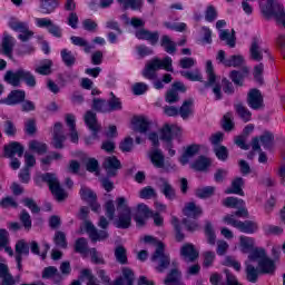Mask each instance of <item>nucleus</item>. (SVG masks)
<instances>
[{
	"instance_id": "nucleus-1",
	"label": "nucleus",
	"mask_w": 285,
	"mask_h": 285,
	"mask_svg": "<svg viewBox=\"0 0 285 285\" xmlns=\"http://www.w3.org/2000/svg\"><path fill=\"white\" fill-rule=\"evenodd\" d=\"M144 242L146 244H154L156 250L151 256V262L156 264V271L158 273H164L168 266H170V256L164 253V243L153 238V236H145Z\"/></svg>"
},
{
	"instance_id": "nucleus-2",
	"label": "nucleus",
	"mask_w": 285,
	"mask_h": 285,
	"mask_svg": "<svg viewBox=\"0 0 285 285\" xmlns=\"http://www.w3.org/2000/svg\"><path fill=\"white\" fill-rule=\"evenodd\" d=\"M161 68L167 70V72H173V58L166 57L163 60H159V58L150 60L142 71V77L153 80L157 77V70H161Z\"/></svg>"
},
{
	"instance_id": "nucleus-3",
	"label": "nucleus",
	"mask_w": 285,
	"mask_h": 285,
	"mask_svg": "<svg viewBox=\"0 0 285 285\" xmlns=\"http://www.w3.org/2000/svg\"><path fill=\"white\" fill-rule=\"evenodd\" d=\"M117 210L119 212L118 219L115 222L117 228H130L132 223V210L128 207V202L124 197L116 199Z\"/></svg>"
},
{
	"instance_id": "nucleus-4",
	"label": "nucleus",
	"mask_w": 285,
	"mask_h": 285,
	"mask_svg": "<svg viewBox=\"0 0 285 285\" xmlns=\"http://www.w3.org/2000/svg\"><path fill=\"white\" fill-rule=\"evenodd\" d=\"M249 261L258 264L259 273H275V263L266 256V250L264 249H256L253 254H249Z\"/></svg>"
},
{
	"instance_id": "nucleus-5",
	"label": "nucleus",
	"mask_w": 285,
	"mask_h": 285,
	"mask_svg": "<svg viewBox=\"0 0 285 285\" xmlns=\"http://www.w3.org/2000/svg\"><path fill=\"white\" fill-rule=\"evenodd\" d=\"M42 180L48 184L49 189L58 202H63V199L68 197V194L66 193V190H63V188H61L59 179L55 174L48 173L42 175Z\"/></svg>"
},
{
	"instance_id": "nucleus-6",
	"label": "nucleus",
	"mask_w": 285,
	"mask_h": 285,
	"mask_svg": "<svg viewBox=\"0 0 285 285\" xmlns=\"http://www.w3.org/2000/svg\"><path fill=\"white\" fill-rule=\"evenodd\" d=\"M206 73H207V82H205L206 88L213 87V92L215 95V99H222V86L217 81V76L215 75V69L213 68V61L207 60L206 62Z\"/></svg>"
},
{
	"instance_id": "nucleus-7",
	"label": "nucleus",
	"mask_w": 285,
	"mask_h": 285,
	"mask_svg": "<svg viewBox=\"0 0 285 285\" xmlns=\"http://www.w3.org/2000/svg\"><path fill=\"white\" fill-rule=\"evenodd\" d=\"M159 137L165 144H170L175 137H181V128L177 125H164L160 129Z\"/></svg>"
},
{
	"instance_id": "nucleus-8",
	"label": "nucleus",
	"mask_w": 285,
	"mask_h": 285,
	"mask_svg": "<svg viewBox=\"0 0 285 285\" xmlns=\"http://www.w3.org/2000/svg\"><path fill=\"white\" fill-rule=\"evenodd\" d=\"M238 248L240 253H249V255H253V253H255L256 250H264V248L255 246V238L245 235L239 236Z\"/></svg>"
},
{
	"instance_id": "nucleus-9",
	"label": "nucleus",
	"mask_w": 285,
	"mask_h": 285,
	"mask_svg": "<svg viewBox=\"0 0 285 285\" xmlns=\"http://www.w3.org/2000/svg\"><path fill=\"white\" fill-rule=\"evenodd\" d=\"M264 52H268V49L262 47V39L253 38L249 48L250 59H253V61H262V59H264Z\"/></svg>"
},
{
	"instance_id": "nucleus-10",
	"label": "nucleus",
	"mask_w": 285,
	"mask_h": 285,
	"mask_svg": "<svg viewBox=\"0 0 285 285\" xmlns=\"http://www.w3.org/2000/svg\"><path fill=\"white\" fill-rule=\"evenodd\" d=\"M102 166L108 177H115V175H117V170H120L121 168V161H119L115 156H108L105 158Z\"/></svg>"
},
{
	"instance_id": "nucleus-11",
	"label": "nucleus",
	"mask_w": 285,
	"mask_h": 285,
	"mask_svg": "<svg viewBox=\"0 0 285 285\" xmlns=\"http://www.w3.org/2000/svg\"><path fill=\"white\" fill-rule=\"evenodd\" d=\"M247 104L253 110L264 108V98L262 97V92H259L257 89H252L248 92Z\"/></svg>"
},
{
	"instance_id": "nucleus-12",
	"label": "nucleus",
	"mask_w": 285,
	"mask_h": 285,
	"mask_svg": "<svg viewBox=\"0 0 285 285\" xmlns=\"http://www.w3.org/2000/svg\"><path fill=\"white\" fill-rule=\"evenodd\" d=\"M85 228L87 233H89V237L92 242H104V239H108V232H98L95 225L90 222H85Z\"/></svg>"
},
{
	"instance_id": "nucleus-13",
	"label": "nucleus",
	"mask_w": 285,
	"mask_h": 285,
	"mask_svg": "<svg viewBox=\"0 0 285 285\" xmlns=\"http://www.w3.org/2000/svg\"><path fill=\"white\" fill-rule=\"evenodd\" d=\"M26 99V91L23 90H13L11 91L7 98L0 100V104H6L7 106H17V104H21Z\"/></svg>"
},
{
	"instance_id": "nucleus-14",
	"label": "nucleus",
	"mask_w": 285,
	"mask_h": 285,
	"mask_svg": "<svg viewBox=\"0 0 285 285\" xmlns=\"http://www.w3.org/2000/svg\"><path fill=\"white\" fill-rule=\"evenodd\" d=\"M150 215H153V212L146 204L137 205L135 214V222L137 226H144V224H146V217H150Z\"/></svg>"
},
{
	"instance_id": "nucleus-15",
	"label": "nucleus",
	"mask_w": 285,
	"mask_h": 285,
	"mask_svg": "<svg viewBox=\"0 0 285 285\" xmlns=\"http://www.w3.org/2000/svg\"><path fill=\"white\" fill-rule=\"evenodd\" d=\"M180 256L183 257L184 262H195V259L199 257V252L195 249V245L185 244L180 248Z\"/></svg>"
},
{
	"instance_id": "nucleus-16",
	"label": "nucleus",
	"mask_w": 285,
	"mask_h": 285,
	"mask_svg": "<svg viewBox=\"0 0 285 285\" xmlns=\"http://www.w3.org/2000/svg\"><path fill=\"white\" fill-rule=\"evenodd\" d=\"M83 119L89 130L94 131V139H97V132H99L101 128V126H99V122H97V114L92 111H87Z\"/></svg>"
},
{
	"instance_id": "nucleus-17",
	"label": "nucleus",
	"mask_w": 285,
	"mask_h": 285,
	"mask_svg": "<svg viewBox=\"0 0 285 285\" xmlns=\"http://www.w3.org/2000/svg\"><path fill=\"white\" fill-rule=\"evenodd\" d=\"M66 141V136L63 135V125L57 122L53 127V141L55 148H63V142Z\"/></svg>"
},
{
	"instance_id": "nucleus-18",
	"label": "nucleus",
	"mask_w": 285,
	"mask_h": 285,
	"mask_svg": "<svg viewBox=\"0 0 285 285\" xmlns=\"http://www.w3.org/2000/svg\"><path fill=\"white\" fill-rule=\"evenodd\" d=\"M14 155H18V157H23V146H21V144L17 141L10 142L8 146H4V157L12 159Z\"/></svg>"
},
{
	"instance_id": "nucleus-19",
	"label": "nucleus",
	"mask_w": 285,
	"mask_h": 285,
	"mask_svg": "<svg viewBox=\"0 0 285 285\" xmlns=\"http://www.w3.org/2000/svg\"><path fill=\"white\" fill-rule=\"evenodd\" d=\"M135 282V274L132 273V269L128 267L122 268V277L116 279L112 284L108 285H132Z\"/></svg>"
},
{
	"instance_id": "nucleus-20",
	"label": "nucleus",
	"mask_w": 285,
	"mask_h": 285,
	"mask_svg": "<svg viewBox=\"0 0 285 285\" xmlns=\"http://www.w3.org/2000/svg\"><path fill=\"white\" fill-rule=\"evenodd\" d=\"M23 75V69H18L16 71H7L4 75V81L10 83V86L19 87L21 86V79Z\"/></svg>"
},
{
	"instance_id": "nucleus-21",
	"label": "nucleus",
	"mask_w": 285,
	"mask_h": 285,
	"mask_svg": "<svg viewBox=\"0 0 285 285\" xmlns=\"http://www.w3.org/2000/svg\"><path fill=\"white\" fill-rule=\"evenodd\" d=\"M183 213L186 217H191L193 219H197L204 213L202 207L195 204L194 202L187 203L183 209Z\"/></svg>"
},
{
	"instance_id": "nucleus-22",
	"label": "nucleus",
	"mask_w": 285,
	"mask_h": 285,
	"mask_svg": "<svg viewBox=\"0 0 285 285\" xmlns=\"http://www.w3.org/2000/svg\"><path fill=\"white\" fill-rule=\"evenodd\" d=\"M199 153V145H190L185 148L183 155L179 158L181 166H186L190 161L191 157H195Z\"/></svg>"
},
{
	"instance_id": "nucleus-23",
	"label": "nucleus",
	"mask_w": 285,
	"mask_h": 285,
	"mask_svg": "<svg viewBox=\"0 0 285 285\" xmlns=\"http://www.w3.org/2000/svg\"><path fill=\"white\" fill-rule=\"evenodd\" d=\"M255 261H250V255H248V259L246 262V275L247 281L255 284L257 282V277H259V268H255Z\"/></svg>"
},
{
	"instance_id": "nucleus-24",
	"label": "nucleus",
	"mask_w": 285,
	"mask_h": 285,
	"mask_svg": "<svg viewBox=\"0 0 285 285\" xmlns=\"http://www.w3.org/2000/svg\"><path fill=\"white\" fill-rule=\"evenodd\" d=\"M76 121L77 119L75 118V115L68 114L66 116V124L70 129V139L72 144H77L79 141V134L77 132V129H76V126H77Z\"/></svg>"
},
{
	"instance_id": "nucleus-25",
	"label": "nucleus",
	"mask_w": 285,
	"mask_h": 285,
	"mask_svg": "<svg viewBox=\"0 0 285 285\" xmlns=\"http://www.w3.org/2000/svg\"><path fill=\"white\" fill-rule=\"evenodd\" d=\"M14 48V38L8 33H4L2 39L1 52L7 57H12V49Z\"/></svg>"
},
{
	"instance_id": "nucleus-26",
	"label": "nucleus",
	"mask_w": 285,
	"mask_h": 285,
	"mask_svg": "<svg viewBox=\"0 0 285 285\" xmlns=\"http://www.w3.org/2000/svg\"><path fill=\"white\" fill-rule=\"evenodd\" d=\"M132 130L136 132H146L148 130L149 122L142 116L134 117L131 120Z\"/></svg>"
},
{
	"instance_id": "nucleus-27",
	"label": "nucleus",
	"mask_w": 285,
	"mask_h": 285,
	"mask_svg": "<svg viewBox=\"0 0 285 285\" xmlns=\"http://www.w3.org/2000/svg\"><path fill=\"white\" fill-rule=\"evenodd\" d=\"M137 39H145L146 41H150L153 46L159 41V33L157 32H150L146 29H140L136 31Z\"/></svg>"
},
{
	"instance_id": "nucleus-28",
	"label": "nucleus",
	"mask_w": 285,
	"mask_h": 285,
	"mask_svg": "<svg viewBox=\"0 0 285 285\" xmlns=\"http://www.w3.org/2000/svg\"><path fill=\"white\" fill-rule=\"evenodd\" d=\"M3 249L8 255H13L12 247H10V234L6 229H0V250Z\"/></svg>"
},
{
	"instance_id": "nucleus-29",
	"label": "nucleus",
	"mask_w": 285,
	"mask_h": 285,
	"mask_svg": "<svg viewBox=\"0 0 285 285\" xmlns=\"http://www.w3.org/2000/svg\"><path fill=\"white\" fill-rule=\"evenodd\" d=\"M258 225L254 220H245L240 222L238 225L237 230H240V233H246L247 235H253V233H257Z\"/></svg>"
},
{
	"instance_id": "nucleus-30",
	"label": "nucleus",
	"mask_w": 285,
	"mask_h": 285,
	"mask_svg": "<svg viewBox=\"0 0 285 285\" xmlns=\"http://www.w3.org/2000/svg\"><path fill=\"white\" fill-rule=\"evenodd\" d=\"M43 279H53V282L59 283L61 282V274H59V271L55 266H49L43 269L42 273Z\"/></svg>"
},
{
	"instance_id": "nucleus-31",
	"label": "nucleus",
	"mask_w": 285,
	"mask_h": 285,
	"mask_svg": "<svg viewBox=\"0 0 285 285\" xmlns=\"http://www.w3.org/2000/svg\"><path fill=\"white\" fill-rule=\"evenodd\" d=\"M244 186V179L243 178H236L232 183V188H227L225 190L226 195H240L244 197V190H242V187Z\"/></svg>"
},
{
	"instance_id": "nucleus-32",
	"label": "nucleus",
	"mask_w": 285,
	"mask_h": 285,
	"mask_svg": "<svg viewBox=\"0 0 285 285\" xmlns=\"http://www.w3.org/2000/svg\"><path fill=\"white\" fill-rule=\"evenodd\" d=\"M149 159L155 168H164V154L159 149L149 153Z\"/></svg>"
},
{
	"instance_id": "nucleus-33",
	"label": "nucleus",
	"mask_w": 285,
	"mask_h": 285,
	"mask_svg": "<svg viewBox=\"0 0 285 285\" xmlns=\"http://www.w3.org/2000/svg\"><path fill=\"white\" fill-rule=\"evenodd\" d=\"M205 237L209 246H215L217 244V235L215 234V228L210 222L205 224Z\"/></svg>"
},
{
	"instance_id": "nucleus-34",
	"label": "nucleus",
	"mask_w": 285,
	"mask_h": 285,
	"mask_svg": "<svg viewBox=\"0 0 285 285\" xmlns=\"http://www.w3.org/2000/svg\"><path fill=\"white\" fill-rule=\"evenodd\" d=\"M158 185L167 199H175V189L168 184V180L160 178Z\"/></svg>"
},
{
	"instance_id": "nucleus-35",
	"label": "nucleus",
	"mask_w": 285,
	"mask_h": 285,
	"mask_svg": "<svg viewBox=\"0 0 285 285\" xmlns=\"http://www.w3.org/2000/svg\"><path fill=\"white\" fill-rule=\"evenodd\" d=\"M210 164L212 161L209 160V158L200 156L191 164V168L194 170L204 171L210 168Z\"/></svg>"
},
{
	"instance_id": "nucleus-36",
	"label": "nucleus",
	"mask_w": 285,
	"mask_h": 285,
	"mask_svg": "<svg viewBox=\"0 0 285 285\" xmlns=\"http://www.w3.org/2000/svg\"><path fill=\"white\" fill-rule=\"evenodd\" d=\"M59 7V0H40V8L43 14H50L55 12Z\"/></svg>"
},
{
	"instance_id": "nucleus-37",
	"label": "nucleus",
	"mask_w": 285,
	"mask_h": 285,
	"mask_svg": "<svg viewBox=\"0 0 285 285\" xmlns=\"http://www.w3.org/2000/svg\"><path fill=\"white\" fill-rule=\"evenodd\" d=\"M193 99H187L183 102L178 109V115H180L181 119H188L193 115Z\"/></svg>"
},
{
	"instance_id": "nucleus-38",
	"label": "nucleus",
	"mask_w": 285,
	"mask_h": 285,
	"mask_svg": "<svg viewBox=\"0 0 285 285\" xmlns=\"http://www.w3.org/2000/svg\"><path fill=\"white\" fill-rule=\"evenodd\" d=\"M219 39L220 41H226V45L229 46V48H235V30H220Z\"/></svg>"
},
{
	"instance_id": "nucleus-39",
	"label": "nucleus",
	"mask_w": 285,
	"mask_h": 285,
	"mask_svg": "<svg viewBox=\"0 0 285 285\" xmlns=\"http://www.w3.org/2000/svg\"><path fill=\"white\" fill-rule=\"evenodd\" d=\"M166 285H185L181 283V272L179 269H173L165 279Z\"/></svg>"
},
{
	"instance_id": "nucleus-40",
	"label": "nucleus",
	"mask_w": 285,
	"mask_h": 285,
	"mask_svg": "<svg viewBox=\"0 0 285 285\" xmlns=\"http://www.w3.org/2000/svg\"><path fill=\"white\" fill-rule=\"evenodd\" d=\"M114 255L118 264H128V254L126 247L121 245L116 246Z\"/></svg>"
},
{
	"instance_id": "nucleus-41",
	"label": "nucleus",
	"mask_w": 285,
	"mask_h": 285,
	"mask_svg": "<svg viewBox=\"0 0 285 285\" xmlns=\"http://www.w3.org/2000/svg\"><path fill=\"white\" fill-rule=\"evenodd\" d=\"M246 75H248V68H244L242 71L233 70L229 77L236 86H242L244 83V77H246Z\"/></svg>"
},
{
	"instance_id": "nucleus-42",
	"label": "nucleus",
	"mask_w": 285,
	"mask_h": 285,
	"mask_svg": "<svg viewBox=\"0 0 285 285\" xmlns=\"http://www.w3.org/2000/svg\"><path fill=\"white\" fill-rule=\"evenodd\" d=\"M161 46L165 49V51L168 52V55H175L177 51V43L170 39L168 36H163L161 38Z\"/></svg>"
},
{
	"instance_id": "nucleus-43",
	"label": "nucleus",
	"mask_w": 285,
	"mask_h": 285,
	"mask_svg": "<svg viewBox=\"0 0 285 285\" xmlns=\"http://www.w3.org/2000/svg\"><path fill=\"white\" fill-rule=\"evenodd\" d=\"M29 150H32V153H37L38 155H43L48 151V146L41 141L31 140L29 141Z\"/></svg>"
},
{
	"instance_id": "nucleus-44",
	"label": "nucleus",
	"mask_w": 285,
	"mask_h": 285,
	"mask_svg": "<svg viewBox=\"0 0 285 285\" xmlns=\"http://www.w3.org/2000/svg\"><path fill=\"white\" fill-rule=\"evenodd\" d=\"M244 66V56H230L226 61H225V67L226 68H242Z\"/></svg>"
},
{
	"instance_id": "nucleus-45",
	"label": "nucleus",
	"mask_w": 285,
	"mask_h": 285,
	"mask_svg": "<svg viewBox=\"0 0 285 285\" xmlns=\"http://www.w3.org/2000/svg\"><path fill=\"white\" fill-rule=\"evenodd\" d=\"M223 206H226V208H244L245 203L236 197H227L223 200Z\"/></svg>"
},
{
	"instance_id": "nucleus-46",
	"label": "nucleus",
	"mask_w": 285,
	"mask_h": 285,
	"mask_svg": "<svg viewBox=\"0 0 285 285\" xmlns=\"http://www.w3.org/2000/svg\"><path fill=\"white\" fill-rule=\"evenodd\" d=\"M76 253H79L83 257H87L90 249H88V240L86 238H78L75 244Z\"/></svg>"
},
{
	"instance_id": "nucleus-47",
	"label": "nucleus",
	"mask_w": 285,
	"mask_h": 285,
	"mask_svg": "<svg viewBox=\"0 0 285 285\" xmlns=\"http://www.w3.org/2000/svg\"><path fill=\"white\" fill-rule=\"evenodd\" d=\"M235 110L238 117L243 119V121L245 122L250 121V117L253 116V114H250V110H248V108H246L244 105L242 104L235 105Z\"/></svg>"
},
{
	"instance_id": "nucleus-48",
	"label": "nucleus",
	"mask_w": 285,
	"mask_h": 285,
	"mask_svg": "<svg viewBox=\"0 0 285 285\" xmlns=\"http://www.w3.org/2000/svg\"><path fill=\"white\" fill-rule=\"evenodd\" d=\"M71 42L73 43V46H80V47L85 48V52H87V53L95 50V46L89 45L88 41H86V39H83L81 37L72 36Z\"/></svg>"
},
{
	"instance_id": "nucleus-49",
	"label": "nucleus",
	"mask_w": 285,
	"mask_h": 285,
	"mask_svg": "<svg viewBox=\"0 0 285 285\" xmlns=\"http://www.w3.org/2000/svg\"><path fill=\"white\" fill-rule=\"evenodd\" d=\"M80 197L85 202H88V204H92V202H97V194H95V191H92V189L88 187H81Z\"/></svg>"
},
{
	"instance_id": "nucleus-50",
	"label": "nucleus",
	"mask_w": 285,
	"mask_h": 285,
	"mask_svg": "<svg viewBox=\"0 0 285 285\" xmlns=\"http://www.w3.org/2000/svg\"><path fill=\"white\" fill-rule=\"evenodd\" d=\"M53 242L58 248H68V240L66 239V233L56 232Z\"/></svg>"
},
{
	"instance_id": "nucleus-51",
	"label": "nucleus",
	"mask_w": 285,
	"mask_h": 285,
	"mask_svg": "<svg viewBox=\"0 0 285 285\" xmlns=\"http://www.w3.org/2000/svg\"><path fill=\"white\" fill-rule=\"evenodd\" d=\"M213 195H215V187L213 186L202 187L196 190V196L200 199L213 197Z\"/></svg>"
},
{
	"instance_id": "nucleus-52",
	"label": "nucleus",
	"mask_w": 285,
	"mask_h": 285,
	"mask_svg": "<svg viewBox=\"0 0 285 285\" xmlns=\"http://www.w3.org/2000/svg\"><path fill=\"white\" fill-rule=\"evenodd\" d=\"M22 81H24L29 88H35V86H37V78H35L32 72L26 69H22Z\"/></svg>"
},
{
	"instance_id": "nucleus-53",
	"label": "nucleus",
	"mask_w": 285,
	"mask_h": 285,
	"mask_svg": "<svg viewBox=\"0 0 285 285\" xmlns=\"http://www.w3.org/2000/svg\"><path fill=\"white\" fill-rule=\"evenodd\" d=\"M52 60H45L42 65L35 68V71L38 75H50L52 72Z\"/></svg>"
},
{
	"instance_id": "nucleus-54",
	"label": "nucleus",
	"mask_w": 285,
	"mask_h": 285,
	"mask_svg": "<svg viewBox=\"0 0 285 285\" xmlns=\"http://www.w3.org/2000/svg\"><path fill=\"white\" fill-rule=\"evenodd\" d=\"M122 8L128 9L131 8V10H139L141 8V0H117Z\"/></svg>"
},
{
	"instance_id": "nucleus-55",
	"label": "nucleus",
	"mask_w": 285,
	"mask_h": 285,
	"mask_svg": "<svg viewBox=\"0 0 285 285\" xmlns=\"http://www.w3.org/2000/svg\"><path fill=\"white\" fill-rule=\"evenodd\" d=\"M9 27L11 28V30H14L16 32H22L28 28V23L21 22L17 19H11L9 22Z\"/></svg>"
},
{
	"instance_id": "nucleus-56",
	"label": "nucleus",
	"mask_w": 285,
	"mask_h": 285,
	"mask_svg": "<svg viewBox=\"0 0 285 285\" xmlns=\"http://www.w3.org/2000/svg\"><path fill=\"white\" fill-rule=\"evenodd\" d=\"M140 199H153V197H157V191L155 188L147 186L139 191Z\"/></svg>"
},
{
	"instance_id": "nucleus-57",
	"label": "nucleus",
	"mask_w": 285,
	"mask_h": 285,
	"mask_svg": "<svg viewBox=\"0 0 285 285\" xmlns=\"http://www.w3.org/2000/svg\"><path fill=\"white\" fill-rule=\"evenodd\" d=\"M181 77H185V79H189V81H202V72L199 70L194 71H181Z\"/></svg>"
},
{
	"instance_id": "nucleus-58",
	"label": "nucleus",
	"mask_w": 285,
	"mask_h": 285,
	"mask_svg": "<svg viewBox=\"0 0 285 285\" xmlns=\"http://www.w3.org/2000/svg\"><path fill=\"white\" fill-rule=\"evenodd\" d=\"M16 253L17 255H30V246L26 244V240H19L16 244Z\"/></svg>"
},
{
	"instance_id": "nucleus-59",
	"label": "nucleus",
	"mask_w": 285,
	"mask_h": 285,
	"mask_svg": "<svg viewBox=\"0 0 285 285\" xmlns=\"http://www.w3.org/2000/svg\"><path fill=\"white\" fill-rule=\"evenodd\" d=\"M228 248H230V245L224 239H219L216 242V253L219 256L226 255L228 253Z\"/></svg>"
},
{
	"instance_id": "nucleus-60",
	"label": "nucleus",
	"mask_w": 285,
	"mask_h": 285,
	"mask_svg": "<svg viewBox=\"0 0 285 285\" xmlns=\"http://www.w3.org/2000/svg\"><path fill=\"white\" fill-rule=\"evenodd\" d=\"M61 57L66 66H75L76 58L75 55H72V51H69L68 49H62Z\"/></svg>"
},
{
	"instance_id": "nucleus-61",
	"label": "nucleus",
	"mask_w": 285,
	"mask_h": 285,
	"mask_svg": "<svg viewBox=\"0 0 285 285\" xmlns=\"http://www.w3.org/2000/svg\"><path fill=\"white\" fill-rule=\"evenodd\" d=\"M214 153L220 161H226V159H228V149L224 146H215Z\"/></svg>"
},
{
	"instance_id": "nucleus-62",
	"label": "nucleus",
	"mask_w": 285,
	"mask_h": 285,
	"mask_svg": "<svg viewBox=\"0 0 285 285\" xmlns=\"http://www.w3.org/2000/svg\"><path fill=\"white\" fill-rule=\"evenodd\" d=\"M20 222L22 226H24L26 230H30L32 228V218H30V214L26 210L20 213Z\"/></svg>"
},
{
	"instance_id": "nucleus-63",
	"label": "nucleus",
	"mask_w": 285,
	"mask_h": 285,
	"mask_svg": "<svg viewBox=\"0 0 285 285\" xmlns=\"http://www.w3.org/2000/svg\"><path fill=\"white\" fill-rule=\"evenodd\" d=\"M203 257H204L203 266H205V268H210V266H213V263L215 262V252H210V250L204 252Z\"/></svg>"
},
{
	"instance_id": "nucleus-64",
	"label": "nucleus",
	"mask_w": 285,
	"mask_h": 285,
	"mask_svg": "<svg viewBox=\"0 0 285 285\" xmlns=\"http://www.w3.org/2000/svg\"><path fill=\"white\" fill-rule=\"evenodd\" d=\"M273 141H274V137H273V134H271V132H265L261 137V144L266 149L273 148Z\"/></svg>"
}]
</instances>
